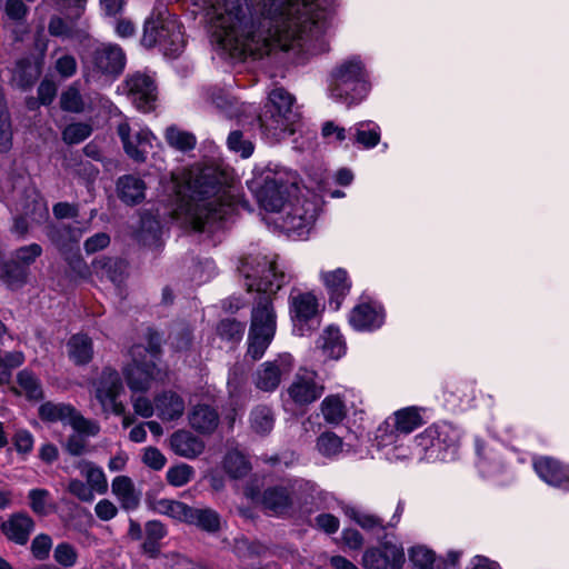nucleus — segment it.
Here are the masks:
<instances>
[{"instance_id":"obj_9","label":"nucleus","mask_w":569,"mask_h":569,"mask_svg":"<svg viewBox=\"0 0 569 569\" xmlns=\"http://www.w3.org/2000/svg\"><path fill=\"white\" fill-rule=\"evenodd\" d=\"M289 312L293 330L299 336L307 335L319 325L320 305L312 292L292 288L289 295Z\"/></svg>"},{"instance_id":"obj_42","label":"nucleus","mask_w":569,"mask_h":569,"mask_svg":"<svg viewBox=\"0 0 569 569\" xmlns=\"http://www.w3.org/2000/svg\"><path fill=\"white\" fill-rule=\"evenodd\" d=\"M223 469L231 478L239 479L249 473L251 465L241 452L233 450L226 455Z\"/></svg>"},{"instance_id":"obj_27","label":"nucleus","mask_w":569,"mask_h":569,"mask_svg":"<svg viewBox=\"0 0 569 569\" xmlns=\"http://www.w3.org/2000/svg\"><path fill=\"white\" fill-rule=\"evenodd\" d=\"M190 426L200 433H212L219 425L217 410L208 405H197L189 413Z\"/></svg>"},{"instance_id":"obj_25","label":"nucleus","mask_w":569,"mask_h":569,"mask_svg":"<svg viewBox=\"0 0 569 569\" xmlns=\"http://www.w3.org/2000/svg\"><path fill=\"white\" fill-rule=\"evenodd\" d=\"M33 528V520L24 513H16L2 523L6 537L18 545L27 543Z\"/></svg>"},{"instance_id":"obj_28","label":"nucleus","mask_w":569,"mask_h":569,"mask_svg":"<svg viewBox=\"0 0 569 569\" xmlns=\"http://www.w3.org/2000/svg\"><path fill=\"white\" fill-rule=\"evenodd\" d=\"M186 523L196 526L208 533H217L222 526L221 517L216 510L194 507H190Z\"/></svg>"},{"instance_id":"obj_29","label":"nucleus","mask_w":569,"mask_h":569,"mask_svg":"<svg viewBox=\"0 0 569 569\" xmlns=\"http://www.w3.org/2000/svg\"><path fill=\"white\" fill-rule=\"evenodd\" d=\"M154 402L162 420H174L184 412V401L176 392L164 391L156 397Z\"/></svg>"},{"instance_id":"obj_13","label":"nucleus","mask_w":569,"mask_h":569,"mask_svg":"<svg viewBox=\"0 0 569 569\" xmlns=\"http://www.w3.org/2000/svg\"><path fill=\"white\" fill-rule=\"evenodd\" d=\"M123 91L131 103L142 112L154 109L158 98L154 80L143 72H134L126 78Z\"/></svg>"},{"instance_id":"obj_31","label":"nucleus","mask_w":569,"mask_h":569,"mask_svg":"<svg viewBox=\"0 0 569 569\" xmlns=\"http://www.w3.org/2000/svg\"><path fill=\"white\" fill-rule=\"evenodd\" d=\"M323 355L330 359H339L345 355L346 346L337 327H327L317 341Z\"/></svg>"},{"instance_id":"obj_56","label":"nucleus","mask_w":569,"mask_h":569,"mask_svg":"<svg viewBox=\"0 0 569 569\" xmlns=\"http://www.w3.org/2000/svg\"><path fill=\"white\" fill-rule=\"evenodd\" d=\"M53 558L63 567H72L78 560V552L70 543L62 542L54 548Z\"/></svg>"},{"instance_id":"obj_16","label":"nucleus","mask_w":569,"mask_h":569,"mask_svg":"<svg viewBox=\"0 0 569 569\" xmlns=\"http://www.w3.org/2000/svg\"><path fill=\"white\" fill-rule=\"evenodd\" d=\"M317 372L308 369H299L288 389L290 398L300 406L315 402L321 397L325 387L317 381Z\"/></svg>"},{"instance_id":"obj_20","label":"nucleus","mask_w":569,"mask_h":569,"mask_svg":"<svg viewBox=\"0 0 569 569\" xmlns=\"http://www.w3.org/2000/svg\"><path fill=\"white\" fill-rule=\"evenodd\" d=\"M533 468L538 476L548 485L569 489L568 466H563L549 457H540L533 461Z\"/></svg>"},{"instance_id":"obj_49","label":"nucleus","mask_w":569,"mask_h":569,"mask_svg":"<svg viewBox=\"0 0 569 569\" xmlns=\"http://www.w3.org/2000/svg\"><path fill=\"white\" fill-rule=\"evenodd\" d=\"M194 477V469L187 463H179L167 470L166 479L173 487H182Z\"/></svg>"},{"instance_id":"obj_19","label":"nucleus","mask_w":569,"mask_h":569,"mask_svg":"<svg viewBox=\"0 0 569 569\" xmlns=\"http://www.w3.org/2000/svg\"><path fill=\"white\" fill-rule=\"evenodd\" d=\"M290 370V357L280 356L263 362L253 375L254 386L266 392L273 391L281 382L282 375Z\"/></svg>"},{"instance_id":"obj_47","label":"nucleus","mask_w":569,"mask_h":569,"mask_svg":"<svg viewBox=\"0 0 569 569\" xmlns=\"http://www.w3.org/2000/svg\"><path fill=\"white\" fill-rule=\"evenodd\" d=\"M38 71L28 60H21L17 63L12 80L19 88L26 89L30 87L37 79Z\"/></svg>"},{"instance_id":"obj_12","label":"nucleus","mask_w":569,"mask_h":569,"mask_svg":"<svg viewBox=\"0 0 569 569\" xmlns=\"http://www.w3.org/2000/svg\"><path fill=\"white\" fill-rule=\"evenodd\" d=\"M17 217L13 219L12 233L23 238L31 224H40L49 218L47 203L34 191H31L22 202L16 204Z\"/></svg>"},{"instance_id":"obj_2","label":"nucleus","mask_w":569,"mask_h":569,"mask_svg":"<svg viewBox=\"0 0 569 569\" xmlns=\"http://www.w3.org/2000/svg\"><path fill=\"white\" fill-rule=\"evenodd\" d=\"M239 271L244 278L248 291H257L258 300L251 311V330L276 333L277 315L274 312L271 295L276 293L288 280L284 271L279 270L276 256L262 253L249 254L243 258Z\"/></svg>"},{"instance_id":"obj_40","label":"nucleus","mask_w":569,"mask_h":569,"mask_svg":"<svg viewBox=\"0 0 569 569\" xmlns=\"http://www.w3.org/2000/svg\"><path fill=\"white\" fill-rule=\"evenodd\" d=\"M321 413L326 422L339 425L347 416V408L338 395L327 396L320 405Z\"/></svg>"},{"instance_id":"obj_64","label":"nucleus","mask_w":569,"mask_h":569,"mask_svg":"<svg viewBox=\"0 0 569 569\" xmlns=\"http://www.w3.org/2000/svg\"><path fill=\"white\" fill-rule=\"evenodd\" d=\"M56 70L63 78L72 77L77 71V61L70 54H63L56 61Z\"/></svg>"},{"instance_id":"obj_63","label":"nucleus","mask_w":569,"mask_h":569,"mask_svg":"<svg viewBox=\"0 0 569 569\" xmlns=\"http://www.w3.org/2000/svg\"><path fill=\"white\" fill-rule=\"evenodd\" d=\"M142 461L153 470H160L164 467L167 459L159 449L148 447L143 451Z\"/></svg>"},{"instance_id":"obj_62","label":"nucleus","mask_w":569,"mask_h":569,"mask_svg":"<svg viewBox=\"0 0 569 569\" xmlns=\"http://www.w3.org/2000/svg\"><path fill=\"white\" fill-rule=\"evenodd\" d=\"M86 437H88L84 433H80L74 431L73 435H71L67 442H66V450L71 456H81L87 451V440Z\"/></svg>"},{"instance_id":"obj_10","label":"nucleus","mask_w":569,"mask_h":569,"mask_svg":"<svg viewBox=\"0 0 569 569\" xmlns=\"http://www.w3.org/2000/svg\"><path fill=\"white\" fill-rule=\"evenodd\" d=\"M126 56L116 44H102L96 48L84 61L87 81L97 80L101 76H117L122 72Z\"/></svg>"},{"instance_id":"obj_5","label":"nucleus","mask_w":569,"mask_h":569,"mask_svg":"<svg viewBox=\"0 0 569 569\" xmlns=\"http://www.w3.org/2000/svg\"><path fill=\"white\" fill-rule=\"evenodd\" d=\"M141 42L147 48L159 46L169 57H177L184 47L181 26L164 8L157 9L146 20Z\"/></svg>"},{"instance_id":"obj_51","label":"nucleus","mask_w":569,"mask_h":569,"mask_svg":"<svg viewBox=\"0 0 569 569\" xmlns=\"http://www.w3.org/2000/svg\"><path fill=\"white\" fill-rule=\"evenodd\" d=\"M317 448L326 457L338 455L342 448V440L333 432H325L317 440Z\"/></svg>"},{"instance_id":"obj_18","label":"nucleus","mask_w":569,"mask_h":569,"mask_svg":"<svg viewBox=\"0 0 569 569\" xmlns=\"http://www.w3.org/2000/svg\"><path fill=\"white\" fill-rule=\"evenodd\" d=\"M260 503L268 512L282 516L289 513L296 503H300V499L293 486H273L263 491Z\"/></svg>"},{"instance_id":"obj_6","label":"nucleus","mask_w":569,"mask_h":569,"mask_svg":"<svg viewBox=\"0 0 569 569\" xmlns=\"http://www.w3.org/2000/svg\"><path fill=\"white\" fill-rule=\"evenodd\" d=\"M156 349L147 350L141 346L131 349L132 362L123 368L128 387L133 392H144L151 388L154 380L163 378L164 373L154 362Z\"/></svg>"},{"instance_id":"obj_33","label":"nucleus","mask_w":569,"mask_h":569,"mask_svg":"<svg viewBox=\"0 0 569 569\" xmlns=\"http://www.w3.org/2000/svg\"><path fill=\"white\" fill-rule=\"evenodd\" d=\"M164 140L171 148L180 152H188L194 149L197 144L196 136L177 124H171L166 128Z\"/></svg>"},{"instance_id":"obj_8","label":"nucleus","mask_w":569,"mask_h":569,"mask_svg":"<svg viewBox=\"0 0 569 569\" xmlns=\"http://www.w3.org/2000/svg\"><path fill=\"white\" fill-rule=\"evenodd\" d=\"M123 390L120 373L111 367L103 368L92 381L93 397L101 406L102 412L107 415L121 416L126 412L124 405L119 400Z\"/></svg>"},{"instance_id":"obj_48","label":"nucleus","mask_w":569,"mask_h":569,"mask_svg":"<svg viewBox=\"0 0 569 569\" xmlns=\"http://www.w3.org/2000/svg\"><path fill=\"white\" fill-rule=\"evenodd\" d=\"M426 436L432 441H437L438 445L443 443L447 447L453 446L458 440V431L448 423L427 429Z\"/></svg>"},{"instance_id":"obj_53","label":"nucleus","mask_w":569,"mask_h":569,"mask_svg":"<svg viewBox=\"0 0 569 569\" xmlns=\"http://www.w3.org/2000/svg\"><path fill=\"white\" fill-rule=\"evenodd\" d=\"M217 330L221 338L238 341L244 332V325L234 319H224L219 322Z\"/></svg>"},{"instance_id":"obj_21","label":"nucleus","mask_w":569,"mask_h":569,"mask_svg":"<svg viewBox=\"0 0 569 569\" xmlns=\"http://www.w3.org/2000/svg\"><path fill=\"white\" fill-rule=\"evenodd\" d=\"M50 241L62 252H71L83 236V229L74 224L49 226L46 231Z\"/></svg>"},{"instance_id":"obj_32","label":"nucleus","mask_w":569,"mask_h":569,"mask_svg":"<svg viewBox=\"0 0 569 569\" xmlns=\"http://www.w3.org/2000/svg\"><path fill=\"white\" fill-rule=\"evenodd\" d=\"M355 143L365 149L375 148L380 141V127L372 121H360L350 128Z\"/></svg>"},{"instance_id":"obj_3","label":"nucleus","mask_w":569,"mask_h":569,"mask_svg":"<svg viewBox=\"0 0 569 569\" xmlns=\"http://www.w3.org/2000/svg\"><path fill=\"white\" fill-rule=\"evenodd\" d=\"M370 91L367 72L359 58L338 64L332 72L330 97L347 107L361 102Z\"/></svg>"},{"instance_id":"obj_55","label":"nucleus","mask_w":569,"mask_h":569,"mask_svg":"<svg viewBox=\"0 0 569 569\" xmlns=\"http://www.w3.org/2000/svg\"><path fill=\"white\" fill-rule=\"evenodd\" d=\"M409 559L416 567L429 569L435 561V553L423 546H417L409 550Z\"/></svg>"},{"instance_id":"obj_59","label":"nucleus","mask_w":569,"mask_h":569,"mask_svg":"<svg viewBox=\"0 0 569 569\" xmlns=\"http://www.w3.org/2000/svg\"><path fill=\"white\" fill-rule=\"evenodd\" d=\"M68 491L83 502H92L94 500V492L89 487L87 481L80 479H71L68 483Z\"/></svg>"},{"instance_id":"obj_41","label":"nucleus","mask_w":569,"mask_h":569,"mask_svg":"<svg viewBox=\"0 0 569 569\" xmlns=\"http://www.w3.org/2000/svg\"><path fill=\"white\" fill-rule=\"evenodd\" d=\"M18 387L14 391L18 395H24L30 400L42 398V387L39 379L29 370H22L17 376Z\"/></svg>"},{"instance_id":"obj_43","label":"nucleus","mask_w":569,"mask_h":569,"mask_svg":"<svg viewBox=\"0 0 569 569\" xmlns=\"http://www.w3.org/2000/svg\"><path fill=\"white\" fill-rule=\"evenodd\" d=\"M421 425L422 419L416 408H405L395 413V428L400 433L408 435Z\"/></svg>"},{"instance_id":"obj_60","label":"nucleus","mask_w":569,"mask_h":569,"mask_svg":"<svg viewBox=\"0 0 569 569\" xmlns=\"http://www.w3.org/2000/svg\"><path fill=\"white\" fill-rule=\"evenodd\" d=\"M52 540L48 535L41 533L34 537L31 542V552L38 560H44L49 557Z\"/></svg>"},{"instance_id":"obj_34","label":"nucleus","mask_w":569,"mask_h":569,"mask_svg":"<svg viewBox=\"0 0 569 569\" xmlns=\"http://www.w3.org/2000/svg\"><path fill=\"white\" fill-rule=\"evenodd\" d=\"M78 468L94 493L104 495L108 491V480L101 467L91 461H81Z\"/></svg>"},{"instance_id":"obj_14","label":"nucleus","mask_w":569,"mask_h":569,"mask_svg":"<svg viewBox=\"0 0 569 569\" xmlns=\"http://www.w3.org/2000/svg\"><path fill=\"white\" fill-rule=\"evenodd\" d=\"M403 563L402 547L390 541L366 549L361 559L365 569H402Z\"/></svg>"},{"instance_id":"obj_11","label":"nucleus","mask_w":569,"mask_h":569,"mask_svg":"<svg viewBox=\"0 0 569 569\" xmlns=\"http://www.w3.org/2000/svg\"><path fill=\"white\" fill-rule=\"evenodd\" d=\"M39 416L49 422L68 423L77 432L97 436L100 432L98 422L84 418L74 407L62 402H44L39 407Z\"/></svg>"},{"instance_id":"obj_36","label":"nucleus","mask_w":569,"mask_h":569,"mask_svg":"<svg viewBox=\"0 0 569 569\" xmlns=\"http://www.w3.org/2000/svg\"><path fill=\"white\" fill-rule=\"evenodd\" d=\"M68 352L77 365L88 363L93 355L91 339L86 335L72 336L68 342Z\"/></svg>"},{"instance_id":"obj_57","label":"nucleus","mask_w":569,"mask_h":569,"mask_svg":"<svg viewBox=\"0 0 569 569\" xmlns=\"http://www.w3.org/2000/svg\"><path fill=\"white\" fill-rule=\"evenodd\" d=\"M61 108L66 111L81 112L83 110V101L79 90L71 86L61 96Z\"/></svg>"},{"instance_id":"obj_38","label":"nucleus","mask_w":569,"mask_h":569,"mask_svg":"<svg viewBox=\"0 0 569 569\" xmlns=\"http://www.w3.org/2000/svg\"><path fill=\"white\" fill-rule=\"evenodd\" d=\"M29 269L19 264L13 259L6 262L0 270L1 281L10 289L21 288L28 279Z\"/></svg>"},{"instance_id":"obj_61","label":"nucleus","mask_w":569,"mask_h":569,"mask_svg":"<svg viewBox=\"0 0 569 569\" xmlns=\"http://www.w3.org/2000/svg\"><path fill=\"white\" fill-rule=\"evenodd\" d=\"M66 10V16H68V10ZM68 21H64L60 17H52L49 23V32L56 37H68L72 30V20L74 18L67 17Z\"/></svg>"},{"instance_id":"obj_35","label":"nucleus","mask_w":569,"mask_h":569,"mask_svg":"<svg viewBox=\"0 0 569 569\" xmlns=\"http://www.w3.org/2000/svg\"><path fill=\"white\" fill-rule=\"evenodd\" d=\"M150 508L156 513L168 516L186 523L190 506L178 500L158 499L150 502Z\"/></svg>"},{"instance_id":"obj_23","label":"nucleus","mask_w":569,"mask_h":569,"mask_svg":"<svg viewBox=\"0 0 569 569\" xmlns=\"http://www.w3.org/2000/svg\"><path fill=\"white\" fill-rule=\"evenodd\" d=\"M173 452L186 459H194L204 450V442L191 431L178 430L170 438Z\"/></svg>"},{"instance_id":"obj_50","label":"nucleus","mask_w":569,"mask_h":569,"mask_svg":"<svg viewBox=\"0 0 569 569\" xmlns=\"http://www.w3.org/2000/svg\"><path fill=\"white\" fill-rule=\"evenodd\" d=\"M41 254V246L38 243H30L16 249L12 259L29 269V266L32 264Z\"/></svg>"},{"instance_id":"obj_37","label":"nucleus","mask_w":569,"mask_h":569,"mask_svg":"<svg viewBox=\"0 0 569 569\" xmlns=\"http://www.w3.org/2000/svg\"><path fill=\"white\" fill-rule=\"evenodd\" d=\"M92 266L97 274H99L101 278H107L113 283L121 282L126 270L124 262L114 258H102L94 260Z\"/></svg>"},{"instance_id":"obj_4","label":"nucleus","mask_w":569,"mask_h":569,"mask_svg":"<svg viewBox=\"0 0 569 569\" xmlns=\"http://www.w3.org/2000/svg\"><path fill=\"white\" fill-rule=\"evenodd\" d=\"M293 102L295 98L283 88H276L269 93L263 112L259 116L260 127L267 136L279 140L295 132L299 113Z\"/></svg>"},{"instance_id":"obj_45","label":"nucleus","mask_w":569,"mask_h":569,"mask_svg":"<svg viewBox=\"0 0 569 569\" xmlns=\"http://www.w3.org/2000/svg\"><path fill=\"white\" fill-rule=\"evenodd\" d=\"M347 513L365 530L378 535L380 531L388 529V525L376 515L356 510L355 508L348 509Z\"/></svg>"},{"instance_id":"obj_26","label":"nucleus","mask_w":569,"mask_h":569,"mask_svg":"<svg viewBox=\"0 0 569 569\" xmlns=\"http://www.w3.org/2000/svg\"><path fill=\"white\" fill-rule=\"evenodd\" d=\"M144 181L133 174H126L117 181V193L121 201L133 206L140 203L146 197Z\"/></svg>"},{"instance_id":"obj_15","label":"nucleus","mask_w":569,"mask_h":569,"mask_svg":"<svg viewBox=\"0 0 569 569\" xmlns=\"http://www.w3.org/2000/svg\"><path fill=\"white\" fill-rule=\"evenodd\" d=\"M298 192L295 183H284L282 178L267 176L257 191L260 206L267 211L278 212L287 201L286 197H292Z\"/></svg>"},{"instance_id":"obj_44","label":"nucleus","mask_w":569,"mask_h":569,"mask_svg":"<svg viewBox=\"0 0 569 569\" xmlns=\"http://www.w3.org/2000/svg\"><path fill=\"white\" fill-rule=\"evenodd\" d=\"M273 337L274 333L269 335V332L263 333L249 329L247 357L253 361L261 359Z\"/></svg>"},{"instance_id":"obj_22","label":"nucleus","mask_w":569,"mask_h":569,"mask_svg":"<svg viewBox=\"0 0 569 569\" xmlns=\"http://www.w3.org/2000/svg\"><path fill=\"white\" fill-rule=\"evenodd\" d=\"M349 321L356 330H373L383 323V312L376 305L361 303L352 309Z\"/></svg>"},{"instance_id":"obj_52","label":"nucleus","mask_w":569,"mask_h":569,"mask_svg":"<svg viewBox=\"0 0 569 569\" xmlns=\"http://www.w3.org/2000/svg\"><path fill=\"white\" fill-rule=\"evenodd\" d=\"M91 127L86 123H71L62 132V139L68 144L80 143L91 134Z\"/></svg>"},{"instance_id":"obj_58","label":"nucleus","mask_w":569,"mask_h":569,"mask_svg":"<svg viewBox=\"0 0 569 569\" xmlns=\"http://www.w3.org/2000/svg\"><path fill=\"white\" fill-rule=\"evenodd\" d=\"M30 499V507L32 511L40 516H46L49 513V491L46 489H32L28 495Z\"/></svg>"},{"instance_id":"obj_17","label":"nucleus","mask_w":569,"mask_h":569,"mask_svg":"<svg viewBox=\"0 0 569 569\" xmlns=\"http://www.w3.org/2000/svg\"><path fill=\"white\" fill-rule=\"evenodd\" d=\"M126 153L137 162L146 161L153 134L148 129L132 130L127 122L118 126Z\"/></svg>"},{"instance_id":"obj_24","label":"nucleus","mask_w":569,"mask_h":569,"mask_svg":"<svg viewBox=\"0 0 569 569\" xmlns=\"http://www.w3.org/2000/svg\"><path fill=\"white\" fill-rule=\"evenodd\" d=\"M112 495L120 502V506L124 510H134L138 508L141 499L140 492L136 489V486L131 478L128 476H117L111 482Z\"/></svg>"},{"instance_id":"obj_30","label":"nucleus","mask_w":569,"mask_h":569,"mask_svg":"<svg viewBox=\"0 0 569 569\" xmlns=\"http://www.w3.org/2000/svg\"><path fill=\"white\" fill-rule=\"evenodd\" d=\"M321 278L331 296V302L335 301L336 308H339L340 299L349 292L351 287L347 271L338 268L330 272H322Z\"/></svg>"},{"instance_id":"obj_46","label":"nucleus","mask_w":569,"mask_h":569,"mask_svg":"<svg viewBox=\"0 0 569 569\" xmlns=\"http://www.w3.org/2000/svg\"><path fill=\"white\" fill-rule=\"evenodd\" d=\"M206 99L216 108L224 112L228 117L237 116V109L234 108L237 101L228 96L221 89H208L206 91Z\"/></svg>"},{"instance_id":"obj_54","label":"nucleus","mask_w":569,"mask_h":569,"mask_svg":"<svg viewBox=\"0 0 569 569\" xmlns=\"http://www.w3.org/2000/svg\"><path fill=\"white\" fill-rule=\"evenodd\" d=\"M227 143L230 150L239 152L241 157L248 158L253 151V144L250 140H246L241 131L230 132Z\"/></svg>"},{"instance_id":"obj_1","label":"nucleus","mask_w":569,"mask_h":569,"mask_svg":"<svg viewBox=\"0 0 569 569\" xmlns=\"http://www.w3.org/2000/svg\"><path fill=\"white\" fill-rule=\"evenodd\" d=\"M177 204L173 217L194 230H202L210 221L221 220L234 202L230 176L214 167L192 169L173 176Z\"/></svg>"},{"instance_id":"obj_7","label":"nucleus","mask_w":569,"mask_h":569,"mask_svg":"<svg viewBox=\"0 0 569 569\" xmlns=\"http://www.w3.org/2000/svg\"><path fill=\"white\" fill-rule=\"evenodd\" d=\"M280 209L279 223L287 233H307L317 217V203L303 194L293 193Z\"/></svg>"},{"instance_id":"obj_39","label":"nucleus","mask_w":569,"mask_h":569,"mask_svg":"<svg viewBox=\"0 0 569 569\" xmlns=\"http://www.w3.org/2000/svg\"><path fill=\"white\" fill-rule=\"evenodd\" d=\"M250 428L260 436L268 435L274 425V416L268 406L254 407L249 416Z\"/></svg>"}]
</instances>
